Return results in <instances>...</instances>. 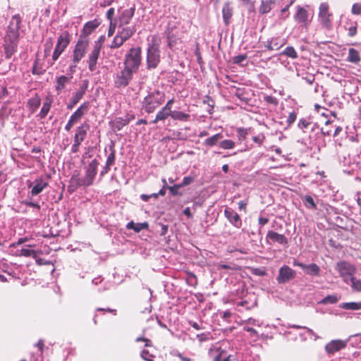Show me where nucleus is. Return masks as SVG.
<instances>
[{
  "label": "nucleus",
  "mask_w": 361,
  "mask_h": 361,
  "mask_svg": "<svg viewBox=\"0 0 361 361\" xmlns=\"http://www.w3.org/2000/svg\"><path fill=\"white\" fill-rule=\"evenodd\" d=\"M51 105V100L47 98L44 102L42 109L39 114V116L41 118H44L47 116L48 112L50 110Z\"/></svg>",
  "instance_id": "58836bf2"
},
{
  "label": "nucleus",
  "mask_w": 361,
  "mask_h": 361,
  "mask_svg": "<svg viewBox=\"0 0 361 361\" xmlns=\"http://www.w3.org/2000/svg\"><path fill=\"white\" fill-rule=\"evenodd\" d=\"M264 140V136L263 135H259L257 136H254L252 137V140L259 145H261L262 144Z\"/></svg>",
  "instance_id": "0e129e2a"
},
{
  "label": "nucleus",
  "mask_w": 361,
  "mask_h": 361,
  "mask_svg": "<svg viewBox=\"0 0 361 361\" xmlns=\"http://www.w3.org/2000/svg\"><path fill=\"white\" fill-rule=\"evenodd\" d=\"M272 42V47L274 50H278L281 47H282L286 43V40L283 38H281L279 37H272L271 38Z\"/></svg>",
  "instance_id": "ea45409f"
},
{
  "label": "nucleus",
  "mask_w": 361,
  "mask_h": 361,
  "mask_svg": "<svg viewBox=\"0 0 361 361\" xmlns=\"http://www.w3.org/2000/svg\"><path fill=\"white\" fill-rule=\"evenodd\" d=\"M136 30L135 26H128L122 27L121 30L118 31L119 35L125 40H128L135 32Z\"/></svg>",
  "instance_id": "cd10ccee"
},
{
  "label": "nucleus",
  "mask_w": 361,
  "mask_h": 361,
  "mask_svg": "<svg viewBox=\"0 0 361 361\" xmlns=\"http://www.w3.org/2000/svg\"><path fill=\"white\" fill-rule=\"evenodd\" d=\"M70 41V35L67 31H65L59 36L56 44L60 47L62 50H65L69 44Z\"/></svg>",
  "instance_id": "a878e982"
},
{
  "label": "nucleus",
  "mask_w": 361,
  "mask_h": 361,
  "mask_svg": "<svg viewBox=\"0 0 361 361\" xmlns=\"http://www.w3.org/2000/svg\"><path fill=\"white\" fill-rule=\"evenodd\" d=\"M338 298L335 295H329L322 299L321 303L322 304H334L337 302Z\"/></svg>",
  "instance_id": "09e8293b"
},
{
  "label": "nucleus",
  "mask_w": 361,
  "mask_h": 361,
  "mask_svg": "<svg viewBox=\"0 0 361 361\" xmlns=\"http://www.w3.org/2000/svg\"><path fill=\"white\" fill-rule=\"evenodd\" d=\"M87 88V82H85L73 94L72 99L67 104L68 109H72L83 97Z\"/></svg>",
  "instance_id": "dca6fc26"
},
{
  "label": "nucleus",
  "mask_w": 361,
  "mask_h": 361,
  "mask_svg": "<svg viewBox=\"0 0 361 361\" xmlns=\"http://www.w3.org/2000/svg\"><path fill=\"white\" fill-rule=\"evenodd\" d=\"M70 41V35L67 31H65L59 36L56 44L60 47L62 50H65L69 44Z\"/></svg>",
  "instance_id": "bb28decb"
},
{
  "label": "nucleus",
  "mask_w": 361,
  "mask_h": 361,
  "mask_svg": "<svg viewBox=\"0 0 361 361\" xmlns=\"http://www.w3.org/2000/svg\"><path fill=\"white\" fill-rule=\"evenodd\" d=\"M349 341L347 340H332L325 345V350L329 355H333L339 350L344 349Z\"/></svg>",
  "instance_id": "f8f14e48"
},
{
  "label": "nucleus",
  "mask_w": 361,
  "mask_h": 361,
  "mask_svg": "<svg viewBox=\"0 0 361 361\" xmlns=\"http://www.w3.org/2000/svg\"><path fill=\"white\" fill-rule=\"evenodd\" d=\"M353 291L361 292V280L356 277L352 278L350 281Z\"/></svg>",
  "instance_id": "49530a36"
},
{
  "label": "nucleus",
  "mask_w": 361,
  "mask_h": 361,
  "mask_svg": "<svg viewBox=\"0 0 361 361\" xmlns=\"http://www.w3.org/2000/svg\"><path fill=\"white\" fill-rule=\"evenodd\" d=\"M63 51L64 50L56 44L52 55L53 61H56Z\"/></svg>",
  "instance_id": "3c124183"
},
{
  "label": "nucleus",
  "mask_w": 361,
  "mask_h": 361,
  "mask_svg": "<svg viewBox=\"0 0 361 361\" xmlns=\"http://www.w3.org/2000/svg\"><path fill=\"white\" fill-rule=\"evenodd\" d=\"M296 276L295 270L287 265L282 266L279 270L276 281L279 284H284L293 280Z\"/></svg>",
  "instance_id": "9d476101"
},
{
  "label": "nucleus",
  "mask_w": 361,
  "mask_h": 361,
  "mask_svg": "<svg viewBox=\"0 0 361 361\" xmlns=\"http://www.w3.org/2000/svg\"><path fill=\"white\" fill-rule=\"evenodd\" d=\"M193 180H194V179L192 177L185 176L183 178L182 182L180 183H179L178 185H180V188H182V187L186 186L188 185H190V183H192L193 182Z\"/></svg>",
  "instance_id": "6e6d98bb"
},
{
  "label": "nucleus",
  "mask_w": 361,
  "mask_h": 361,
  "mask_svg": "<svg viewBox=\"0 0 361 361\" xmlns=\"http://www.w3.org/2000/svg\"><path fill=\"white\" fill-rule=\"evenodd\" d=\"M229 356L223 357V353H220L214 357L213 361H229Z\"/></svg>",
  "instance_id": "680f3d73"
},
{
  "label": "nucleus",
  "mask_w": 361,
  "mask_h": 361,
  "mask_svg": "<svg viewBox=\"0 0 361 361\" xmlns=\"http://www.w3.org/2000/svg\"><path fill=\"white\" fill-rule=\"evenodd\" d=\"M134 71L123 67L120 71H118L114 75V85L118 88H123L128 85L133 79Z\"/></svg>",
  "instance_id": "0eeeda50"
},
{
  "label": "nucleus",
  "mask_w": 361,
  "mask_h": 361,
  "mask_svg": "<svg viewBox=\"0 0 361 361\" xmlns=\"http://www.w3.org/2000/svg\"><path fill=\"white\" fill-rule=\"evenodd\" d=\"M99 162L97 159H93L85 168V176L83 178H78L77 184L78 186L89 187L94 183L95 176L97 173V167Z\"/></svg>",
  "instance_id": "423d86ee"
},
{
  "label": "nucleus",
  "mask_w": 361,
  "mask_h": 361,
  "mask_svg": "<svg viewBox=\"0 0 361 361\" xmlns=\"http://www.w3.org/2000/svg\"><path fill=\"white\" fill-rule=\"evenodd\" d=\"M224 137L222 133H216L204 141V145L207 147H213L217 143H219L220 140Z\"/></svg>",
  "instance_id": "c756f323"
},
{
  "label": "nucleus",
  "mask_w": 361,
  "mask_h": 361,
  "mask_svg": "<svg viewBox=\"0 0 361 361\" xmlns=\"http://www.w3.org/2000/svg\"><path fill=\"white\" fill-rule=\"evenodd\" d=\"M264 101L266 102H267L269 104H274V105H277L278 104V100L274 97H272V96H270V95H266V96H264Z\"/></svg>",
  "instance_id": "13d9d810"
},
{
  "label": "nucleus",
  "mask_w": 361,
  "mask_h": 361,
  "mask_svg": "<svg viewBox=\"0 0 361 361\" xmlns=\"http://www.w3.org/2000/svg\"><path fill=\"white\" fill-rule=\"evenodd\" d=\"M104 41V37L101 36L94 42V47L88 56V68L90 71H94L97 68V60L101 51L102 44Z\"/></svg>",
  "instance_id": "1a4fd4ad"
},
{
  "label": "nucleus",
  "mask_w": 361,
  "mask_h": 361,
  "mask_svg": "<svg viewBox=\"0 0 361 361\" xmlns=\"http://www.w3.org/2000/svg\"><path fill=\"white\" fill-rule=\"evenodd\" d=\"M171 117L174 120L186 121L189 118L190 115L183 111H173L171 114Z\"/></svg>",
  "instance_id": "e433bc0d"
},
{
  "label": "nucleus",
  "mask_w": 361,
  "mask_h": 361,
  "mask_svg": "<svg viewBox=\"0 0 361 361\" xmlns=\"http://www.w3.org/2000/svg\"><path fill=\"white\" fill-rule=\"evenodd\" d=\"M180 188V185L178 184H176L173 186L169 187L168 189L169 190V192L172 195H177L180 194L178 192V190Z\"/></svg>",
  "instance_id": "052dcab7"
},
{
  "label": "nucleus",
  "mask_w": 361,
  "mask_h": 361,
  "mask_svg": "<svg viewBox=\"0 0 361 361\" xmlns=\"http://www.w3.org/2000/svg\"><path fill=\"white\" fill-rule=\"evenodd\" d=\"M241 324L243 326H261L263 324V322L262 321H259L255 318L250 317L247 319L243 320L241 322Z\"/></svg>",
  "instance_id": "37998d69"
},
{
  "label": "nucleus",
  "mask_w": 361,
  "mask_h": 361,
  "mask_svg": "<svg viewBox=\"0 0 361 361\" xmlns=\"http://www.w3.org/2000/svg\"><path fill=\"white\" fill-rule=\"evenodd\" d=\"M351 12L354 15H360L361 14V2L360 3H355L352 6Z\"/></svg>",
  "instance_id": "864d4df0"
},
{
  "label": "nucleus",
  "mask_w": 361,
  "mask_h": 361,
  "mask_svg": "<svg viewBox=\"0 0 361 361\" xmlns=\"http://www.w3.org/2000/svg\"><path fill=\"white\" fill-rule=\"evenodd\" d=\"M278 0H262L259 7V12L261 14H267L273 9L277 4Z\"/></svg>",
  "instance_id": "6ab92c4d"
},
{
  "label": "nucleus",
  "mask_w": 361,
  "mask_h": 361,
  "mask_svg": "<svg viewBox=\"0 0 361 361\" xmlns=\"http://www.w3.org/2000/svg\"><path fill=\"white\" fill-rule=\"evenodd\" d=\"M338 307L341 309L347 310H361V301L342 302L338 305Z\"/></svg>",
  "instance_id": "473e14b6"
},
{
  "label": "nucleus",
  "mask_w": 361,
  "mask_h": 361,
  "mask_svg": "<svg viewBox=\"0 0 361 361\" xmlns=\"http://www.w3.org/2000/svg\"><path fill=\"white\" fill-rule=\"evenodd\" d=\"M20 20L14 16L8 28L7 34L4 39L5 55L10 59L17 50Z\"/></svg>",
  "instance_id": "f257e3e1"
},
{
  "label": "nucleus",
  "mask_w": 361,
  "mask_h": 361,
  "mask_svg": "<svg viewBox=\"0 0 361 361\" xmlns=\"http://www.w3.org/2000/svg\"><path fill=\"white\" fill-rule=\"evenodd\" d=\"M72 76L67 77L66 75H61L56 78L55 89L57 94L62 92L63 90L66 87V85L70 82Z\"/></svg>",
  "instance_id": "4be33fe9"
},
{
  "label": "nucleus",
  "mask_w": 361,
  "mask_h": 361,
  "mask_svg": "<svg viewBox=\"0 0 361 361\" xmlns=\"http://www.w3.org/2000/svg\"><path fill=\"white\" fill-rule=\"evenodd\" d=\"M89 103L84 102L80 107L71 116L70 118L77 123L87 111Z\"/></svg>",
  "instance_id": "aec40b11"
},
{
  "label": "nucleus",
  "mask_w": 361,
  "mask_h": 361,
  "mask_svg": "<svg viewBox=\"0 0 361 361\" xmlns=\"http://www.w3.org/2000/svg\"><path fill=\"white\" fill-rule=\"evenodd\" d=\"M357 27L356 25H352L348 28V36L353 37L356 35Z\"/></svg>",
  "instance_id": "774afa93"
},
{
  "label": "nucleus",
  "mask_w": 361,
  "mask_h": 361,
  "mask_svg": "<svg viewBox=\"0 0 361 361\" xmlns=\"http://www.w3.org/2000/svg\"><path fill=\"white\" fill-rule=\"evenodd\" d=\"M361 60L360 52L354 48H350L347 61L353 63H358Z\"/></svg>",
  "instance_id": "7c9ffc66"
},
{
  "label": "nucleus",
  "mask_w": 361,
  "mask_h": 361,
  "mask_svg": "<svg viewBox=\"0 0 361 361\" xmlns=\"http://www.w3.org/2000/svg\"><path fill=\"white\" fill-rule=\"evenodd\" d=\"M315 124L314 123L310 122L305 118L300 119L298 123V128L304 133H307L309 130H312Z\"/></svg>",
  "instance_id": "72a5a7b5"
},
{
  "label": "nucleus",
  "mask_w": 361,
  "mask_h": 361,
  "mask_svg": "<svg viewBox=\"0 0 361 361\" xmlns=\"http://www.w3.org/2000/svg\"><path fill=\"white\" fill-rule=\"evenodd\" d=\"M166 39L168 46L171 49H173L177 44L181 42L180 38L172 30L168 31Z\"/></svg>",
  "instance_id": "5701e85b"
},
{
  "label": "nucleus",
  "mask_w": 361,
  "mask_h": 361,
  "mask_svg": "<svg viewBox=\"0 0 361 361\" xmlns=\"http://www.w3.org/2000/svg\"><path fill=\"white\" fill-rule=\"evenodd\" d=\"M149 225L147 222L143 223H134L133 221L127 224L126 228L128 229H133L135 232L139 233L140 231L147 229Z\"/></svg>",
  "instance_id": "c85d7f7f"
},
{
  "label": "nucleus",
  "mask_w": 361,
  "mask_h": 361,
  "mask_svg": "<svg viewBox=\"0 0 361 361\" xmlns=\"http://www.w3.org/2000/svg\"><path fill=\"white\" fill-rule=\"evenodd\" d=\"M88 47L89 39L80 36L73 51L72 61L79 63L85 55Z\"/></svg>",
  "instance_id": "6e6552de"
},
{
  "label": "nucleus",
  "mask_w": 361,
  "mask_h": 361,
  "mask_svg": "<svg viewBox=\"0 0 361 361\" xmlns=\"http://www.w3.org/2000/svg\"><path fill=\"white\" fill-rule=\"evenodd\" d=\"M98 25L99 23L96 20L87 22L85 24L82 33L80 36L87 38V37L90 35L98 27Z\"/></svg>",
  "instance_id": "393cba45"
},
{
  "label": "nucleus",
  "mask_w": 361,
  "mask_h": 361,
  "mask_svg": "<svg viewBox=\"0 0 361 361\" xmlns=\"http://www.w3.org/2000/svg\"><path fill=\"white\" fill-rule=\"evenodd\" d=\"M224 215L228 221L235 228H240L242 226V221L240 216L233 209L226 208L224 210Z\"/></svg>",
  "instance_id": "f3484780"
},
{
  "label": "nucleus",
  "mask_w": 361,
  "mask_h": 361,
  "mask_svg": "<svg viewBox=\"0 0 361 361\" xmlns=\"http://www.w3.org/2000/svg\"><path fill=\"white\" fill-rule=\"evenodd\" d=\"M246 55H238L233 58V63L235 64L243 65V62L246 60Z\"/></svg>",
  "instance_id": "5fc2aeb1"
},
{
  "label": "nucleus",
  "mask_w": 361,
  "mask_h": 361,
  "mask_svg": "<svg viewBox=\"0 0 361 361\" xmlns=\"http://www.w3.org/2000/svg\"><path fill=\"white\" fill-rule=\"evenodd\" d=\"M282 54L287 56L288 57H290L291 59H297L298 58V54L296 51L295 50L293 47H287L282 52Z\"/></svg>",
  "instance_id": "a18cd8bd"
},
{
  "label": "nucleus",
  "mask_w": 361,
  "mask_h": 361,
  "mask_svg": "<svg viewBox=\"0 0 361 361\" xmlns=\"http://www.w3.org/2000/svg\"><path fill=\"white\" fill-rule=\"evenodd\" d=\"M266 240L269 244L278 243L283 246H288V240L283 234L278 233L273 231H269L266 235Z\"/></svg>",
  "instance_id": "4468645a"
},
{
  "label": "nucleus",
  "mask_w": 361,
  "mask_h": 361,
  "mask_svg": "<svg viewBox=\"0 0 361 361\" xmlns=\"http://www.w3.org/2000/svg\"><path fill=\"white\" fill-rule=\"evenodd\" d=\"M171 112H169V111H168L166 110H164V109L162 108L161 110H159L157 112L154 120L151 121V123H154H154H157L159 121H164L169 116H171Z\"/></svg>",
  "instance_id": "f704fd0d"
},
{
  "label": "nucleus",
  "mask_w": 361,
  "mask_h": 361,
  "mask_svg": "<svg viewBox=\"0 0 361 361\" xmlns=\"http://www.w3.org/2000/svg\"><path fill=\"white\" fill-rule=\"evenodd\" d=\"M243 330L247 332H249L250 334V337L255 338V341H257L259 338L258 332L251 326H243Z\"/></svg>",
  "instance_id": "8fccbe9b"
},
{
  "label": "nucleus",
  "mask_w": 361,
  "mask_h": 361,
  "mask_svg": "<svg viewBox=\"0 0 361 361\" xmlns=\"http://www.w3.org/2000/svg\"><path fill=\"white\" fill-rule=\"evenodd\" d=\"M174 102V99L172 98L170 100H169L167 102V103L166 104V105L163 107L164 110H166L169 112H173V111L171 110L172 109V105Z\"/></svg>",
  "instance_id": "e2e57ef3"
},
{
  "label": "nucleus",
  "mask_w": 361,
  "mask_h": 361,
  "mask_svg": "<svg viewBox=\"0 0 361 361\" xmlns=\"http://www.w3.org/2000/svg\"><path fill=\"white\" fill-rule=\"evenodd\" d=\"M126 41L117 33L114 37L111 44L110 45L111 49H116L120 47Z\"/></svg>",
  "instance_id": "c03bdc74"
},
{
  "label": "nucleus",
  "mask_w": 361,
  "mask_h": 361,
  "mask_svg": "<svg viewBox=\"0 0 361 361\" xmlns=\"http://www.w3.org/2000/svg\"><path fill=\"white\" fill-rule=\"evenodd\" d=\"M296 118H297L296 114L294 111L290 112L287 118V120H286L288 125L290 126L291 124H293L295 121Z\"/></svg>",
  "instance_id": "bf43d9fd"
},
{
  "label": "nucleus",
  "mask_w": 361,
  "mask_h": 361,
  "mask_svg": "<svg viewBox=\"0 0 361 361\" xmlns=\"http://www.w3.org/2000/svg\"><path fill=\"white\" fill-rule=\"evenodd\" d=\"M303 203L307 209H315L317 205L310 195H305L302 198Z\"/></svg>",
  "instance_id": "a19ab883"
},
{
  "label": "nucleus",
  "mask_w": 361,
  "mask_h": 361,
  "mask_svg": "<svg viewBox=\"0 0 361 361\" xmlns=\"http://www.w3.org/2000/svg\"><path fill=\"white\" fill-rule=\"evenodd\" d=\"M135 11V6H133L130 8L118 11L119 16L118 18V26L123 27L129 24Z\"/></svg>",
  "instance_id": "2eb2a0df"
},
{
  "label": "nucleus",
  "mask_w": 361,
  "mask_h": 361,
  "mask_svg": "<svg viewBox=\"0 0 361 361\" xmlns=\"http://www.w3.org/2000/svg\"><path fill=\"white\" fill-rule=\"evenodd\" d=\"M165 100V93L154 90L149 92L142 102V109L147 114L153 113Z\"/></svg>",
  "instance_id": "f03ea898"
},
{
  "label": "nucleus",
  "mask_w": 361,
  "mask_h": 361,
  "mask_svg": "<svg viewBox=\"0 0 361 361\" xmlns=\"http://www.w3.org/2000/svg\"><path fill=\"white\" fill-rule=\"evenodd\" d=\"M336 270L338 272L343 281L349 284L352 278L357 271V267L349 262L341 260L336 263Z\"/></svg>",
  "instance_id": "39448f33"
},
{
  "label": "nucleus",
  "mask_w": 361,
  "mask_h": 361,
  "mask_svg": "<svg viewBox=\"0 0 361 361\" xmlns=\"http://www.w3.org/2000/svg\"><path fill=\"white\" fill-rule=\"evenodd\" d=\"M295 19L300 23L306 24L308 21L307 11L304 8L298 6L297 12L295 15Z\"/></svg>",
  "instance_id": "b1692460"
},
{
  "label": "nucleus",
  "mask_w": 361,
  "mask_h": 361,
  "mask_svg": "<svg viewBox=\"0 0 361 361\" xmlns=\"http://www.w3.org/2000/svg\"><path fill=\"white\" fill-rule=\"evenodd\" d=\"M142 62V50L141 48L133 47L125 56L124 66L136 73Z\"/></svg>",
  "instance_id": "20e7f679"
},
{
  "label": "nucleus",
  "mask_w": 361,
  "mask_h": 361,
  "mask_svg": "<svg viewBox=\"0 0 361 361\" xmlns=\"http://www.w3.org/2000/svg\"><path fill=\"white\" fill-rule=\"evenodd\" d=\"M140 356L145 361H153L154 355L149 354L147 350H143L140 353Z\"/></svg>",
  "instance_id": "603ef678"
},
{
  "label": "nucleus",
  "mask_w": 361,
  "mask_h": 361,
  "mask_svg": "<svg viewBox=\"0 0 361 361\" xmlns=\"http://www.w3.org/2000/svg\"><path fill=\"white\" fill-rule=\"evenodd\" d=\"M257 305V301L255 299L250 303L247 300H243L239 302H235L236 308L238 311H240L239 307H244L246 310H250L251 308L255 307Z\"/></svg>",
  "instance_id": "c9c22d12"
},
{
  "label": "nucleus",
  "mask_w": 361,
  "mask_h": 361,
  "mask_svg": "<svg viewBox=\"0 0 361 361\" xmlns=\"http://www.w3.org/2000/svg\"><path fill=\"white\" fill-rule=\"evenodd\" d=\"M113 127L117 130H121L124 126L128 124V120L118 117L113 121Z\"/></svg>",
  "instance_id": "4c0bfd02"
},
{
  "label": "nucleus",
  "mask_w": 361,
  "mask_h": 361,
  "mask_svg": "<svg viewBox=\"0 0 361 361\" xmlns=\"http://www.w3.org/2000/svg\"><path fill=\"white\" fill-rule=\"evenodd\" d=\"M44 72V70L38 68L37 62L35 63V65L32 68V73L37 75H41Z\"/></svg>",
  "instance_id": "69168bd1"
},
{
  "label": "nucleus",
  "mask_w": 361,
  "mask_h": 361,
  "mask_svg": "<svg viewBox=\"0 0 361 361\" xmlns=\"http://www.w3.org/2000/svg\"><path fill=\"white\" fill-rule=\"evenodd\" d=\"M82 142H80L78 141L74 140V143L71 147V152L73 153H76L79 150V147L81 145Z\"/></svg>",
  "instance_id": "338daca9"
},
{
  "label": "nucleus",
  "mask_w": 361,
  "mask_h": 361,
  "mask_svg": "<svg viewBox=\"0 0 361 361\" xmlns=\"http://www.w3.org/2000/svg\"><path fill=\"white\" fill-rule=\"evenodd\" d=\"M222 14L225 24L228 25L233 15V9L228 3L224 4L222 8Z\"/></svg>",
  "instance_id": "2f4dec72"
},
{
  "label": "nucleus",
  "mask_w": 361,
  "mask_h": 361,
  "mask_svg": "<svg viewBox=\"0 0 361 361\" xmlns=\"http://www.w3.org/2000/svg\"><path fill=\"white\" fill-rule=\"evenodd\" d=\"M160 40L153 36L150 42L148 43L147 50V68L152 69L157 67L160 62Z\"/></svg>",
  "instance_id": "7ed1b4c3"
},
{
  "label": "nucleus",
  "mask_w": 361,
  "mask_h": 361,
  "mask_svg": "<svg viewBox=\"0 0 361 361\" xmlns=\"http://www.w3.org/2000/svg\"><path fill=\"white\" fill-rule=\"evenodd\" d=\"M319 20L325 28H329L331 26V14L329 11V4L326 2L319 5Z\"/></svg>",
  "instance_id": "9b49d317"
},
{
  "label": "nucleus",
  "mask_w": 361,
  "mask_h": 361,
  "mask_svg": "<svg viewBox=\"0 0 361 361\" xmlns=\"http://www.w3.org/2000/svg\"><path fill=\"white\" fill-rule=\"evenodd\" d=\"M115 161V152L114 150H112L111 152L109 154L106 164L108 166H111L114 164Z\"/></svg>",
  "instance_id": "4d7b16f0"
},
{
  "label": "nucleus",
  "mask_w": 361,
  "mask_h": 361,
  "mask_svg": "<svg viewBox=\"0 0 361 361\" xmlns=\"http://www.w3.org/2000/svg\"><path fill=\"white\" fill-rule=\"evenodd\" d=\"M293 265L300 267L306 274L311 276H317L321 271L320 267L315 263L305 264L298 260H294Z\"/></svg>",
  "instance_id": "ddd939ff"
},
{
  "label": "nucleus",
  "mask_w": 361,
  "mask_h": 361,
  "mask_svg": "<svg viewBox=\"0 0 361 361\" xmlns=\"http://www.w3.org/2000/svg\"><path fill=\"white\" fill-rule=\"evenodd\" d=\"M89 126L86 123H83L76 129V133L74 136V140L82 142L85 139Z\"/></svg>",
  "instance_id": "412c9836"
},
{
  "label": "nucleus",
  "mask_w": 361,
  "mask_h": 361,
  "mask_svg": "<svg viewBox=\"0 0 361 361\" xmlns=\"http://www.w3.org/2000/svg\"><path fill=\"white\" fill-rule=\"evenodd\" d=\"M235 146V142L231 140H224L219 142V147L223 149H231Z\"/></svg>",
  "instance_id": "79ce46f5"
},
{
  "label": "nucleus",
  "mask_w": 361,
  "mask_h": 361,
  "mask_svg": "<svg viewBox=\"0 0 361 361\" xmlns=\"http://www.w3.org/2000/svg\"><path fill=\"white\" fill-rule=\"evenodd\" d=\"M48 183L44 180L42 178L36 179L32 183L28 185L29 188H32L31 194L32 195H37L39 194L42 190L47 188Z\"/></svg>",
  "instance_id": "a211bd4d"
},
{
  "label": "nucleus",
  "mask_w": 361,
  "mask_h": 361,
  "mask_svg": "<svg viewBox=\"0 0 361 361\" xmlns=\"http://www.w3.org/2000/svg\"><path fill=\"white\" fill-rule=\"evenodd\" d=\"M20 255L24 257H32L34 259L37 256V252L34 250L28 248H22L20 251Z\"/></svg>",
  "instance_id": "de8ad7c7"
}]
</instances>
